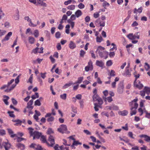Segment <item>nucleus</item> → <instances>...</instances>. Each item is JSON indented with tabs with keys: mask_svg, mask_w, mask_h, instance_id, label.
<instances>
[{
	"mask_svg": "<svg viewBox=\"0 0 150 150\" xmlns=\"http://www.w3.org/2000/svg\"><path fill=\"white\" fill-rule=\"evenodd\" d=\"M137 98L134 99L131 102L129 103V106H131V108L133 107L135 109H137L138 107V104L137 103Z\"/></svg>",
	"mask_w": 150,
	"mask_h": 150,
	"instance_id": "obj_5",
	"label": "nucleus"
},
{
	"mask_svg": "<svg viewBox=\"0 0 150 150\" xmlns=\"http://www.w3.org/2000/svg\"><path fill=\"white\" fill-rule=\"evenodd\" d=\"M2 145L4 147L5 150H8L11 147L10 144L8 142H3Z\"/></svg>",
	"mask_w": 150,
	"mask_h": 150,
	"instance_id": "obj_15",
	"label": "nucleus"
},
{
	"mask_svg": "<svg viewBox=\"0 0 150 150\" xmlns=\"http://www.w3.org/2000/svg\"><path fill=\"white\" fill-rule=\"evenodd\" d=\"M76 17L75 15L73 14L71 16L69 20H70L71 21L75 20L76 19Z\"/></svg>",
	"mask_w": 150,
	"mask_h": 150,
	"instance_id": "obj_53",
	"label": "nucleus"
},
{
	"mask_svg": "<svg viewBox=\"0 0 150 150\" xmlns=\"http://www.w3.org/2000/svg\"><path fill=\"white\" fill-rule=\"evenodd\" d=\"M99 98L97 94L94 95L93 96V99L94 101L98 100Z\"/></svg>",
	"mask_w": 150,
	"mask_h": 150,
	"instance_id": "obj_39",
	"label": "nucleus"
},
{
	"mask_svg": "<svg viewBox=\"0 0 150 150\" xmlns=\"http://www.w3.org/2000/svg\"><path fill=\"white\" fill-rule=\"evenodd\" d=\"M39 50V48L38 47H36V48L33 49L32 50V52L34 53V54H36L38 52V50Z\"/></svg>",
	"mask_w": 150,
	"mask_h": 150,
	"instance_id": "obj_57",
	"label": "nucleus"
},
{
	"mask_svg": "<svg viewBox=\"0 0 150 150\" xmlns=\"http://www.w3.org/2000/svg\"><path fill=\"white\" fill-rule=\"evenodd\" d=\"M12 34V32H10L8 33L6 35L4 38H3L1 40V42H4L8 40L9 39L10 37L11 36Z\"/></svg>",
	"mask_w": 150,
	"mask_h": 150,
	"instance_id": "obj_10",
	"label": "nucleus"
},
{
	"mask_svg": "<svg viewBox=\"0 0 150 150\" xmlns=\"http://www.w3.org/2000/svg\"><path fill=\"white\" fill-rule=\"evenodd\" d=\"M96 65L102 68H103L104 65V63L102 61L96 60Z\"/></svg>",
	"mask_w": 150,
	"mask_h": 150,
	"instance_id": "obj_16",
	"label": "nucleus"
},
{
	"mask_svg": "<svg viewBox=\"0 0 150 150\" xmlns=\"http://www.w3.org/2000/svg\"><path fill=\"white\" fill-rule=\"evenodd\" d=\"M104 49L105 48L104 47L100 46L98 47L97 50L96 52H98L99 56L101 57H103V53L104 52Z\"/></svg>",
	"mask_w": 150,
	"mask_h": 150,
	"instance_id": "obj_6",
	"label": "nucleus"
},
{
	"mask_svg": "<svg viewBox=\"0 0 150 150\" xmlns=\"http://www.w3.org/2000/svg\"><path fill=\"white\" fill-rule=\"evenodd\" d=\"M39 97V96L38 93H35L34 95L32 96L31 98H32V100H33L35 99L36 98H38Z\"/></svg>",
	"mask_w": 150,
	"mask_h": 150,
	"instance_id": "obj_34",
	"label": "nucleus"
},
{
	"mask_svg": "<svg viewBox=\"0 0 150 150\" xmlns=\"http://www.w3.org/2000/svg\"><path fill=\"white\" fill-rule=\"evenodd\" d=\"M124 86L122 83H120L117 88V92L121 94L123 92Z\"/></svg>",
	"mask_w": 150,
	"mask_h": 150,
	"instance_id": "obj_13",
	"label": "nucleus"
},
{
	"mask_svg": "<svg viewBox=\"0 0 150 150\" xmlns=\"http://www.w3.org/2000/svg\"><path fill=\"white\" fill-rule=\"evenodd\" d=\"M128 135L132 139H134V137H133V134L132 132H129L128 133Z\"/></svg>",
	"mask_w": 150,
	"mask_h": 150,
	"instance_id": "obj_61",
	"label": "nucleus"
},
{
	"mask_svg": "<svg viewBox=\"0 0 150 150\" xmlns=\"http://www.w3.org/2000/svg\"><path fill=\"white\" fill-rule=\"evenodd\" d=\"M138 23L136 21H134L132 24L131 25L132 27H134L135 26L138 25Z\"/></svg>",
	"mask_w": 150,
	"mask_h": 150,
	"instance_id": "obj_63",
	"label": "nucleus"
},
{
	"mask_svg": "<svg viewBox=\"0 0 150 150\" xmlns=\"http://www.w3.org/2000/svg\"><path fill=\"white\" fill-rule=\"evenodd\" d=\"M33 79V75L32 74L30 75V77L28 79V81H27V83L29 82L31 83H32Z\"/></svg>",
	"mask_w": 150,
	"mask_h": 150,
	"instance_id": "obj_49",
	"label": "nucleus"
},
{
	"mask_svg": "<svg viewBox=\"0 0 150 150\" xmlns=\"http://www.w3.org/2000/svg\"><path fill=\"white\" fill-rule=\"evenodd\" d=\"M112 63L111 60H110L106 62V65L108 66H110L112 64Z\"/></svg>",
	"mask_w": 150,
	"mask_h": 150,
	"instance_id": "obj_55",
	"label": "nucleus"
},
{
	"mask_svg": "<svg viewBox=\"0 0 150 150\" xmlns=\"http://www.w3.org/2000/svg\"><path fill=\"white\" fill-rule=\"evenodd\" d=\"M140 33L139 32H137L133 35V33H130L127 35V37L130 40H133L137 38L139 39Z\"/></svg>",
	"mask_w": 150,
	"mask_h": 150,
	"instance_id": "obj_2",
	"label": "nucleus"
},
{
	"mask_svg": "<svg viewBox=\"0 0 150 150\" xmlns=\"http://www.w3.org/2000/svg\"><path fill=\"white\" fill-rule=\"evenodd\" d=\"M146 93L148 95H149L150 93V88L145 87L144 88Z\"/></svg>",
	"mask_w": 150,
	"mask_h": 150,
	"instance_id": "obj_32",
	"label": "nucleus"
},
{
	"mask_svg": "<svg viewBox=\"0 0 150 150\" xmlns=\"http://www.w3.org/2000/svg\"><path fill=\"white\" fill-rule=\"evenodd\" d=\"M20 76H18L15 79V84H13L9 89H6L5 90V92H9L14 89L16 86L17 84H18L19 82Z\"/></svg>",
	"mask_w": 150,
	"mask_h": 150,
	"instance_id": "obj_1",
	"label": "nucleus"
},
{
	"mask_svg": "<svg viewBox=\"0 0 150 150\" xmlns=\"http://www.w3.org/2000/svg\"><path fill=\"white\" fill-rule=\"evenodd\" d=\"M18 148H20L21 150H24L25 148V146L23 144L18 143L16 145Z\"/></svg>",
	"mask_w": 150,
	"mask_h": 150,
	"instance_id": "obj_25",
	"label": "nucleus"
},
{
	"mask_svg": "<svg viewBox=\"0 0 150 150\" xmlns=\"http://www.w3.org/2000/svg\"><path fill=\"white\" fill-rule=\"evenodd\" d=\"M5 131L4 129L0 130V134L1 135H4L5 134Z\"/></svg>",
	"mask_w": 150,
	"mask_h": 150,
	"instance_id": "obj_60",
	"label": "nucleus"
},
{
	"mask_svg": "<svg viewBox=\"0 0 150 150\" xmlns=\"http://www.w3.org/2000/svg\"><path fill=\"white\" fill-rule=\"evenodd\" d=\"M119 109V107L118 106L115 104H112L111 105V110H117Z\"/></svg>",
	"mask_w": 150,
	"mask_h": 150,
	"instance_id": "obj_31",
	"label": "nucleus"
},
{
	"mask_svg": "<svg viewBox=\"0 0 150 150\" xmlns=\"http://www.w3.org/2000/svg\"><path fill=\"white\" fill-rule=\"evenodd\" d=\"M105 22L104 21H101L100 18L97 19L95 22L96 24H100V26L104 27L105 25Z\"/></svg>",
	"mask_w": 150,
	"mask_h": 150,
	"instance_id": "obj_14",
	"label": "nucleus"
},
{
	"mask_svg": "<svg viewBox=\"0 0 150 150\" xmlns=\"http://www.w3.org/2000/svg\"><path fill=\"white\" fill-rule=\"evenodd\" d=\"M104 99L106 102L107 100L108 102L110 103L113 100L111 96H109L107 98H103Z\"/></svg>",
	"mask_w": 150,
	"mask_h": 150,
	"instance_id": "obj_29",
	"label": "nucleus"
},
{
	"mask_svg": "<svg viewBox=\"0 0 150 150\" xmlns=\"http://www.w3.org/2000/svg\"><path fill=\"white\" fill-rule=\"evenodd\" d=\"M78 7L80 9H83L85 7L84 5L81 3H80L78 5Z\"/></svg>",
	"mask_w": 150,
	"mask_h": 150,
	"instance_id": "obj_47",
	"label": "nucleus"
},
{
	"mask_svg": "<svg viewBox=\"0 0 150 150\" xmlns=\"http://www.w3.org/2000/svg\"><path fill=\"white\" fill-rule=\"evenodd\" d=\"M85 54V52L84 51L82 50L80 51V55L81 57H83Z\"/></svg>",
	"mask_w": 150,
	"mask_h": 150,
	"instance_id": "obj_64",
	"label": "nucleus"
},
{
	"mask_svg": "<svg viewBox=\"0 0 150 150\" xmlns=\"http://www.w3.org/2000/svg\"><path fill=\"white\" fill-rule=\"evenodd\" d=\"M134 85L135 87L139 89H141L143 87V84L141 83L139 81H134Z\"/></svg>",
	"mask_w": 150,
	"mask_h": 150,
	"instance_id": "obj_7",
	"label": "nucleus"
},
{
	"mask_svg": "<svg viewBox=\"0 0 150 150\" xmlns=\"http://www.w3.org/2000/svg\"><path fill=\"white\" fill-rule=\"evenodd\" d=\"M82 13L81 11L79 10H77L75 13L76 16L77 18L80 16L82 15Z\"/></svg>",
	"mask_w": 150,
	"mask_h": 150,
	"instance_id": "obj_24",
	"label": "nucleus"
},
{
	"mask_svg": "<svg viewBox=\"0 0 150 150\" xmlns=\"http://www.w3.org/2000/svg\"><path fill=\"white\" fill-rule=\"evenodd\" d=\"M58 131L60 133L63 134L66 132V125H62L57 129Z\"/></svg>",
	"mask_w": 150,
	"mask_h": 150,
	"instance_id": "obj_9",
	"label": "nucleus"
},
{
	"mask_svg": "<svg viewBox=\"0 0 150 150\" xmlns=\"http://www.w3.org/2000/svg\"><path fill=\"white\" fill-rule=\"evenodd\" d=\"M141 137H144V140L147 142H149L150 141V137L149 136L146 135L142 134L139 136Z\"/></svg>",
	"mask_w": 150,
	"mask_h": 150,
	"instance_id": "obj_18",
	"label": "nucleus"
},
{
	"mask_svg": "<svg viewBox=\"0 0 150 150\" xmlns=\"http://www.w3.org/2000/svg\"><path fill=\"white\" fill-rule=\"evenodd\" d=\"M129 12H128V13L127 16L126 17V18L124 20V23H125L126 21H127L129 19V18L130 17V14H129Z\"/></svg>",
	"mask_w": 150,
	"mask_h": 150,
	"instance_id": "obj_52",
	"label": "nucleus"
},
{
	"mask_svg": "<svg viewBox=\"0 0 150 150\" xmlns=\"http://www.w3.org/2000/svg\"><path fill=\"white\" fill-rule=\"evenodd\" d=\"M145 101L143 100H141L140 102V106L141 108L142 107L144 106V104L145 103Z\"/></svg>",
	"mask_w": 150,
	"mask_h": 150,
	"instance_id": "obj_59",
	"label": "nucleus"
},
{
	"mask_svg": "<svg viewBox=\"0 0 150 150\" xmlns=\"http://www.w3.org/2000/svg\"><path fill=\"white\" fill-rule=\"evenodd\" d=\"M100 12V11H99L98 12H96L93 14V17L95 18H96L98 17L99 16V13Z\"/></svg>",
	"mask_w": 150,
	"mask_h": 150,
	"instance_id": "obj_43",
	"label": "nucleus"
},
{
	"mask_svg": "<svg viewBox=\"0 0 150 150\" xmlns=\"http://www.w3.org/2000/svg\"><path fill=\"white\" fill-rule=\"evenodd\" d=\"M28 130L29 131V132L30 136H33L34 135V129L32 127H29L28 128Z\"/></svg>",
	"mask_w": 150,
	"mask_h": 150,
	"instance_id": "obj_26",
	"label": "nucleus"
},
{
	"mask_svg": "<svg viewBox=\"0 0 150 150\" xmlns=\"http://www.w3.org/2000/svg\"><path fill=\"white\" fill-rule=\"evenodd\" d=\"M115 55V53L113 52H110L109 54V56L110 57H113Z\"/></svg>",
	"mask_w": 150,
	"mask_h": 150,
	"instance_id": "obj_62",
	"label": "nucleus"
},
{
	"mask_svg": "<svg viewBox=\"0 0 150 150\" xmlns=\"http://www.w3.org/2000/svg\"><path fill=\"white\" fill-rule=\"evenodd\" d=\"M64 22H66V15L64 14L60 22V24L58 27V28L59 30L62 29L63 28V26L62 25V24Z\"/></svg>",
	"mask_w": 150,
	"mask_h": 150,
	"instance_id": "obj_11",
	"label": "nucleus"
},
{
	"mask_svg": "<svg viewBox=\"0 0 150 150\" xmlns=\"http://www.w3.org/2000/svg\"><path fill=\"white\" fill-rule=\"evenodd\" d=\"M72 2L73 3H75L76 1L74 0H69L66 1V5L71 4Z\"/></svg>",
	"mask_w": 150,
	"mask_h": 150,
	"instance_id": "obj_51",
	"label": "nucleus"
},
{
	"mask_svg": "<svg viewBox=\"0 0 150 150\" xmlns=\"http://www.w3.org/2000/svg\"><path fill=\"white\" fill-rule=\"evenodd\" d=\"M144 112L146 113V115L145 116V117L147 118L148 119L150 118V112L149 113L146 110L144 111Z\"/></svg>",
	"mask_w": 150,
	"mask_h": 150,
	"instance_id": "obj_42",
	"label": "nucleus"
},
{
	"mask_svg": "<svg viewBox=\"0 0 150 150\" xmlns=\"http://www.w3.org/2000/svg\"><path fill=\"white\" fill-rule=\"evenodd\" d=\"M103 2V3L102 4V6L104 8L105 6H108L110 5L109 4L105 1V0Z\"/></svg>",
	"mask_w": 150,
	"mask_h": 150,
	"instance_id": "obj_36",
	"label": "nucleus"
},
{
	"mask_svg": "<svg viewBox=\"0 0 150 150\" xmlns=\"http://www.w3.org/2000/svg\"><path fill=\"white\" fill-rule=\"evenodd\" d=\"M123 76H130L131 75L130 73L129 69H127V67L126 68L125 71L122 73Z\"/></svg>",
	"mask_w": 150,
	"mask_h": 150,
	"instance_id": "obj_19",
	"label": "nucleus"
},
{
	"mask_svg": "<svg viewBox=\"0 0 150 150\" xmlns=\"http://www.w3.org/2000/svg\"><path fill=\"white\" fill-rule=\"evenodd\" d=\"M42 135L41 133L37 131L34 132V135L33 136V139H35V138L38 139Z\"/></svg>",
	"mask_w": 150,
	"mask_h": 150,
	"instance_id": "obj_12",
	"label": "nucleus"
},
{
	"mask_svg": "<svg viewBox=\"0 0 150 150\" xmlns=\"http://www.w3.org/2000/svg\"><path fill=\"white\" fill-rule=\"evenodd\" d=\"M145 92L144 90V89L143 90L140 91V94L143 97H144L145 96Z\"/></svg>",
	"mask_w": 150,
	"mask_h": 150,
	"instance_id": "obj_56",
	"label": "nucleus"
},
{
	"mask_svg": "<svg viewBox=\"0 0 150 150\" xmlns=\"http://www.w3.org/2000/svg\"><path fill=\"white\" fill-rule=\"evenodd\" d=\"M118 113L119 115L125 116L127 115L128 113V112L126 110H124L122 111H119L118 112Z\"/></svg>",
	"mask_w": 150,
	"mask_h": 150,
	"instance_id": "obj_20",
	"label": "nucleus"
},
{
	"mask_svg": "<svg viewBox=\"0 0 150 150\" xmlns=\"http://www.w3.org/2000/svg\"><path fill=\"white\" fill-rule=\"evenodd\" d=\"M51 114L50 113H47L45 116V117H49L47 119V121L48 122H52L53 121L54 118L53 117L51 116Z\"/></svg>",
	"mask_w": 150,
	"mask_h": 150,
	"instance_id": "obj_17",
	"label": "nucleus"
},
{
	"mask_svg": "<svg viewBox=\"0 0 150 150\" xmlns=\"http://www.w3.org/2000/svg\"><path fill=\"white\" fill-rule=\"evenodd\" d=\"M69 48L72 49L75 48L76 47V45L72 41H71L69 44Z\"/></svg>",
	"mask_w": 150,
	"mask_h": 150,
	"instance_id": "obj_22",
	"label": "nucleus"
},
{
	"mask_svg": "<svg viewBox=\"0 0 150 150\" xmlns=\"http://www.w3.org/2000/svg\"><path fill=\"white\" fill-rule=\"evenodd\" d=\"M93 63L91 60H90L88 63V65L85 67V71L88 72L89 71H92L93 69Z\"/></svg>",
	"mask_w": 150,
	"mask_h": 150,
	"instance_id": "obj_4",
	"label": "nucleus"
},
{
	"mask_svg": "<svg viewBox=\"0 0 150 150\" xmlns=\"http://www.w3.org/2000/svg\"><path fill=\"white\" fill-rule=\"evenodd\" d=\"M67 22L71 25L72 28H73L75 25L74 22L72 21H70V20H68Z\"/></svg>",
	"mask_w": 150,
	"mask_h": 150,
	"instance_id": "obj_35",
	"label": "nucleus"
},
{
	"mask_svg": "<svg viewBox=\"0 0 150 150\" xmlns=\"http://www.w3.org/2000/svg\"><path fill=\"white\" fill-rule=\"evenodd\" d=\"M67 8L68 9L70 10H74L75 8V6L74 5H71L70 6H68Z\"/></svg>",
	"mask_w": 150,
	"mask_h": 150,
	"instance_id": "obj_41",
	"label": "nucleus"
},
{
	"mask_svg": "<svg viewBox=\"0 0 150 150\" xmlns=\"http://www.w3.org/2000/svg\"><path fill=\"white\" fill-rule=\"evenodd\" d=\"M146 110L144 109V110H143L141 108H139L138 109V112L140 113V115L141 116L143 114V112H144V111Z\"/></svg>",
	"mask_w": 150,
	"mask_h": 150,
	"instance_id": "obj_50",
	"label": "nucleus"
},
{
	"mask_svg": "<svg viewBox=\"0 0 150 150\" xmlns=\"http://www.w3.org/2000/svg\"><path fill=\"white\" fill-rule=\"evenodd\" d=\"M144 67L146 71H148L150 69V66L147 63H145L144 64Z\"/></svg>",
	"mask_w": 150,
	"mask_h": 150,
	"instance_id": "obj_33",
	"label": "nucleus"
},
{
	"mask_svg": "<svg viewBox=\"0 0 150 150\" xmlns=\"http://www.w3.org/2000/svg\"><path fill=\"white\" fill-rule=\"evenodd\" d=\"M6 33V31L5 30L0 29V37L4 35Z\"/></svg>",
	"mask_w": 150,
	"mask_h": 150,
	"instance_id": "obj_37",
	"label": "nucleus"
},
{
	"mask_svg": "<svg viewBox=\"0 0 150 150\" xmlns=\"http://www.w3.org/2000/svg\"><path fill=\"white\" fill-rule=\"evenodd\" d=\"M40 140L43 143H46V144L47 142L46 141L45 137L43 136H41Z\"/></svg>",
	"mask_w": 150,
	"mask_h": 150,
	"instance_id": "obj_40",
	"label": "nucleus"
},
{
	"mask_svg": "<svg viewBox=\"0 0 150 150\" xmlns=\"http://www.w3.org/2000/svg\"><path fill=\"white\" fill-rule=\"evenodd\" d=\"M142 7L139 8L137 10V9L136 8H135L134 10V13H136L137 12H138L139 13H142Z\"/></svg>",
	"mask_w": 150,
	"mask_h": 150,
	"instance_id": "obj_30",
	"label": "nucleus"
},
{
	"mask_svg": "<svg viewBox=\"0 0 150 150\" xmlns=\"http://www.w3.org/2000/svg\"><path fill=\"white\" fill-rule=\"evenodd\" d=\"M83 77H80L78 78L77 81L76 82V83H81L83 79Z\"/></svg>",
	"mask_w": 150,
	"mask_h": 150,
	"instance_id": "obj_44",
	"label": "nucleus"
},
{
	"mask_svg": "<svg viewBox=\"0 0 150 150\" xmlns=\"http://www.w3.org/2000/svg\"><path fill=\"white\" fill-rule=\"evenodd\" d=\"M28 40L29 42L31 44H33L35 41V39L33 37L31 36L28 37Z\"/></svg>",
	"mask_w": 150,
	"mask_h": 150,
	"instance_id": "obj_27",
	"label": "nucleus"
},
{
	"mask_svg": "<svg viewBox=\"0 0 150 150\" xmlns=\"http://www.w3.org/2000/svg\"><path fill=\"white\" fill-rule=\"evenodd\" d=\"M103 40V39L101 36H97L96 37V41L97 42H100Z\"/></svg>",
	"mask_w": 150,
	"mask_h": 150,
	"instance_id": "obj_45",
	"label": "nucleus"
},
{
	"mask_svg": "<svg viewBox=\"0 0 150 150\" xmlns=\"http://www.w3.org/2000/svg\"><path fill=\"white\" fill-rule=\"evenodd\" d=\"M110 76H115V72L113 70H111L110 72Z\"/></svg>",
	"mask_w": 150,
	"mask_h": 150,
	"instance_id": "obj_48",
	"label": "nucleus"
},
{
	"mask_svg": "<svg viewBox=\"0 0 150 150\" xmlns=\"http://www.w3.org/2000/svg\"><path fill=\"white\" fill-rule=\"evenodd\" d=\"M13 112L12 111H8V113L9 116L12 117H15V115L13 114Z\"/></svg>",
	"mask_w": 150,
	"mask_h": 150,
	"instance_id": "obj_58",
	"label": "nucleus"
},
{
	"mask_svg": "<svg viewBox=\"0 0 150 150\" xmlns=\"http://www.w3.org/2000/svg\"><path fill=\"white\" fill-rule=\"evenodd\" d=\"M14 79H11L10 81L8 82L7 84L3 85L0 88V89L1 90L4 89L6 88H7V89H9V86L14 82Z\"/></svg>",
	"mask_w": 150,
	"mask_h": 150,
	"instance_id": "obj_8",
	"label": "nucleus"
},
{
	"mask_svg": "<svg viewBox=\"0 0 150 150\" xmlns=\"http://www.w3.org/2000/svg\"><path fill=\"white\" fill-rule=\"evenodd\" d=\"M33 35L35 37H38L39 36V32L38 30H35L33 32Z\"/></svg>",
	"mask_w": 150,
	"mask_h": 150,
	"instance_id": "obj_38",
	"label": "nucleus"
},
{
	"mask_svg": "<svg viewBox=\"0 0 150 150\" xmlns=\"http://www.w3.org/2000/svg\"><path fill=\"white\" fill-rule=\"evenodd\" d=\"M131 111L130 112V114L131 116H132L134 115H135L137 113V111L136 109L132 108H130Z\"/></svg>",
	"mask_w": 150,
	"mask_h": 150,
	"instance_id": "obj_23",
	"label": "nucleus"
},
{
	"mask_svg": "<svg viewBox=\"0 0 150 150\" xmlns=\"http://www.w3.org/2000/svg\"><path fill=\"white\" fill-rule=\"evenodd\" d=\"M46 73L45 72L44 73H40L41 77L43 79H45L46 77Z\"/></svg>",
	"mask_w": 150,
	"mask_h": 150,
	"instance_id": "obj_54",
	"label": "nucleus"
},
{
	"mask_svg": "<svg viewBox=\"0 0 150 150\" xmlns=\"http://www.w3.org/2000/svg\"><path fill=\"white\" fill-rule=\"evenodd\" d=\"M35 105L40 106L41 105L40 101L39 99L37 100L35 102Z\"/></svg>",
	"mask_w": 150,
	"mask_h": 150,
	"instance_id": "obj_46",
	"label": "nucleus"
},
{
	"mask_svg": "<svg viewBox=\"0 0 150 150\" xmlns=\"http://www.w3.org/2000/svg\"><path fill=\"white\" fill-rule=\"evenodd\" d=\"M82 144L81 142H80L79 141H76L75 139L73 143V146H77L78 145H81Z\"/></svg>",
	"mask_w": 150,
	"mask_h": 150,
	"instance_id": "obj_28",
	"label": "nucleus"
},
{
	"mask_svg": "<svg viewBox=\"0 0 150 150\" xmlns=\"http://www.w3.org/2000/svg\"><path fill=\"white\" fill-rule=\"evenodd\" d=\"M13 18L15 20H18L19 18V11L17 10L16 13L13 16Z\"/></svg>",
	"mask_w": 150,
	"mask_h": 150,
	"instance_id": "obj_21",
	"label": "nucleus"
},
{
	"mask_svg": "<svg viewBox=\"0 0 150 150\" xmlns=\"http://www.w3.org/2000/svg\"><path fill=\"white\" fill-rule=\"evenodd\" d=\"M48 140L51 144H50L48 142H47V144L48 146L49 147H53L55 144L54 137L50 135L49 137Z\"/></svg>",
	"mask_w": 150,
	"mask_h": 150,
	"instance_id": "obj_3",
	"label": "nucleus"
}]
</instances>
